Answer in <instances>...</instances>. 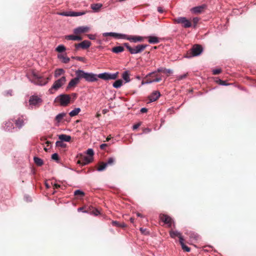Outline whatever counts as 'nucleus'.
I'll list each match as a JSON object with an SVG mask.
<instances>
[{
  "label": "nucleus",
  "instance_id": "nucleus-1",
  "mask_svg": "<svg viewBox=\"0 0 256 256\" xmlns=\"http://www.w3.org/2000/svg\"><path fill=\"white\" fill-rule=\"evenodd\" d=\"M76 74L80 80L84 78L88 82H93L98 80V78H96V74L92 73L86 72L82 70H76Z\"/></svg>",
  "mask_w": 256,
  "mask_h": 256
},
{
  "label": "nucleus",
  "instance_id": "nucleus-2",
  "mask_svg": "<svg viewBox=\"0 0 256 256\" xmlns=\"http://www.w3.org/2000/svg\"><path fill=\"white\" fill-rule=\"evenodd\" d=\"M146 83L150 84L154 82H159L162 80V76L154 72L148 74L146 78Z\"/></svg>",
  "mask_w": 256,
  "mask_h": 256
},
{
  "label": "nucleus",
  "instance_id": "nucleus-3",
  "mask_svg": "<svg viewBox=\"0 0 256 256\" xmlns=\"http://www.w3.org/2000/svg\"><path fill=\"white\" fill-rule=\"evenodd\" d=\"M203 48L200 45L194 44L190 50V54H187L188 57L196 56L201 54Z\"/></svg>",
  "mask_w": 256,
  "mask_h": 256
},
{
  "label": "nucleus",
  "instance_id": "nucleus-4",
  "mask_svg": "<svg viewBox=\"0 0 256 256\" xmlns=\"http://www.w3.org/2000/svg\"><path fill=\"white\" fill-rule=\"evenodd\" d=\"M50 80V78H44V77L38 76L36 74H33L32 82L40 86H43L46 84Z\"/></svg>",
  "mask_w": 256,
  "mask_h": 256
},
{
  "label": "nucleus",
  "instance_id": "nucleus-5",
  "mask_svg": "<svg viewBox=\"0 0 256 256\" xmlns=\"http://www.w3.org/2000/svg\"><path fill=\"white\" fill-rule=\"evenodd\" d=\"M175 23L182 24L184 28H190L192 26V22L185 17H178L174 19Z\"/></svg>",
  "mask_w": 256,
  "mask_h": 256
},
{
  "label": "nucleus",
  "instance_id": "nucleus-6",
  "mask_svg": "<svg viewBox=\"0 0 256 256\" xmlns=\"http://www.w3.org/2000/svg\"><path fill=\"white\" fill-rule=\"evenodd\" d=\"M57 98L59 100L60 105L64 106H68L71 100L70 95L66 94H61Z\"/></svg>",
  "mask_w": 256,
  "mask_h": 256
},
{
  "label": "nucleus",
  "instance_id": "nucleus-7",
  "mask_svg": "<svg viewBox=\"0 0 256 256\" xmlns=\"http://www.w3.org/2000/svg\"><path fill=\"white\" fill-rule=\"evenodd\" d=\"M66 82V78L65 76H62L60 78L56 80L53 84L52 88L49 90V91L52 93V90H57L58 88H60L64 85Z\"/></svg>",
  "mask_w": 256,
  "mask_h": 256
},
{
  "label": "nucleus",
  "instance_id": "nucleus-8",
  "mask_svg": "<svg viewBox=\"0 0 256 256\" xmlns=\"http://www.w3.org/2000/svg\"><path fill=\"white\" fill-rule=\"evenodd\" d=\"M42 100L38 96H32L30 97L29 103L30 106H38L42 103Z\"/></svg>",
  "mask_w": 256,
  "mask_h": 256
},
{
  "label": "nucleus",
  "instance_id": "nucleus-9",
  "mask_svg": "<svg viewBox=\"0 0 256 256\" xmlns=\"http://www.w3.org/2000/svg\"><path fill=\"white\" fill-rule=\"evenodd\" d=\"M146 44H138L134 48H132L130 49V53L131 54H136L140 53L144 51V49L146 48Z\"/></svg>",
  "mask_w": 256,
  "mask_h": 256
},
{
  "label": "nucleus",
  "instance_id": "nucleus-10",
  "mask_svg": "<svg viewBox=\"0 0 256 256\" xmlns=\"http://www.w3.org/2000/svg\"><path fill=\"white\" fill-rule=\"evenodd\" d=\"M90 44L91 42L87 40H84L83 42L79 44H76V50H78V48H80L82 49H86L90 46Z\"/></svg>",
  "mask_w": 256,
  "mask_h": 256
},
{
  "label": "nucleus",
  "instance_id": "nucleus-11",
  "mask_svg": "<svg viewBox=\"0 0 256 256\" xmlns=\"http://www.w3.org/2000/svg\"><path fill=\"white\" fill-rule=\"evenodd\" d=\"M160 218L162 221L168 224L169 227L171 226L172 220L170 216L166 214H160Z\"/></svg>",
  "mask_w": 256,
  "mask_h": 256
},
{
  "label": "nucleus",
  "instance_id": "nucleus-12",
  "mask_svg": "<svg viewBox=\"0 0 256 256\" xmlns=\"http://www.w3.org/2000/svg\"><path fill=\"white\" fill-rule=\"evenodd\" d=\"M90 28L88 26H80L74 30V33L78 34L81 33L86 32H88Z\"/></svg>",
  "mask_w": 256,
  "mask_h": 256
},
{
  "label": "nucleus",
  "instance_id": "nucleus-13",
  "mask_svg": "<svg viewBox=\"0 0 256 256\" xmlns=\"http://www.w3.org/2000/svg\"><path fill=\"white\" fill-rule=\"evenodd\" d=\"M160 96V94L158 91H154L148 96V98L150 102H154L159 98Z\"/></svg>",
  "mask_w": 256,
  "mask_h": 256
},
{
  "label": "nucleus",
  "instance_id": "nucleus-14",
  "mask_svg": "<svg viewBox=\"0 0 256 256\" xmlns=\"http://www.w3.org/2000/svg\"><path fill=\"white\" fill-rule=\"evenodd\" d=\"M80 82V80L78 77L76 76V77L74 78H72L69 82L67 86V88L68 89L72 87L75 86L78 82Z\"/></svg>",
  "mask_w": 256,
  "mask_h": 256
},
{
  "label": "nucleus",
  "instance_id": "nucleus-15",
  "mask_svg": "<svg viewBox=\"0 0 256 256\" xmlns=\"http://www.w3.org/2000/svg\"><path fill=\"white\" fill-rule=\"evenodd\" d=\"M156 72L157 74L158 72L164 73L166 74L167 76H169L170 74L172 73V70L170 69H166V68H158Z\"/></svg>",
  "mask_w": 256,
  "mask_h": 256
},
{
  "label": "nucleus",
  "instance_id": "nucleus-16",
  "mask_svg": "<svg viewBox=\"0 0 256 256\" xmlns=\"http://www.w3.org/2000/svg\"><path fill=\"white\" fill-rule=\"evenodd\" d=\"M16 126L19 128H21L24 124V118L22 116L18 118L14 121Z\"/></svg>",
  "mask_w": 256,
  "mask_h": 256
},
{
  "label": "nucleus",
  "instance_id": "nucleus-17",
  "mask_svg": "<svg viewBox=\"0 0 256 256\" xmlns=\"http://www.w3.org/2000/svg\"><path fill=\"white\" fill-rule=\"evenodd\" d=\"M122 38L126 39L127 40H130L131 42H136V36L126 35L122 34Z\"/></svg>",
  "mask_w": 256,
  "mask_h": 256
},
{
  "label": "nucleus",
  "instance_id": "nucleus-18",
  "mask_svg": "<svg viewBox=\"0 0 256 256\" xmlns=\"http://www.w3.org/2000/svg\"><path fill=\"white\" fill-rule=\"evenodd\" d=\"M146 38L148 39V42L152 44H158L160 42L158 38L154 36H148Z\"/></svg>",
  "mask_w": 256,
  "mask_h": 256
},
{
  "label": "nucleus",
  "instance_id": "nucleus-19",
  "mask_svg": "<svg viewBox=\"0 0 256 256\" xmlns=\"http://www.w3.org/2000/svg\"><path fill=\"white\" fill-rule=\"evenodd\" d=\"M92 161V158H90L86 156L84 159L78 160V163L82 164V166H85L90 163Z\"/></svg>",
  "mask_w": 256,
  "mask_h": 256
},
{
  "label": "nucleus",
  "instance_id": "nucleus-20",
  "mask_svg": "<svg viewBox=\"0 0 256 256\" xmlns=\"http://www.w3.org/2000/svg\"><path fill=\"white\" fill-rule=\"evenodd\" d=\"M86 12H70L69 14L64 13L62 15L66 16H77L84 14Z\"/></svg>",
  "mask_w": 256,
  "mask_h": 256
},
{
  "label": "nucleus",
  "instance_id": "nucleus-21",
  "mask_svg": "<svg viewBox=\"0 0 256 256\" xmlns=\"http://www.w3.org/2000/svg\"><path fill=\"white\" fill-rule=\"evenodd\" d=\"M98 78L104 80H110V74L107 72L102 73L96 75V78Z\"/></svg>",
  "mask_w": 256,
  "mask_h": 256
},
{
  "label": "nucleus",
  "instance_id": "nucleus-22",
  "mask_svg": "<svg viewBox=\"0 0 256 256\" xmlns=\"http://www.w3.org/2000/svg\"><path fill=\"white\" fill-rule=\"evenodd\" d=\"M82 37L78 36L68 35L66 36V39L68 40H81Z\"/></svg>",
  "mask_w": 256,
  "mask_h": 256
},
{
  "label": "nucleus",
  "instance_id": "nucleus-23",
  "mask_svg": "<svg viewBox=\"0 0 256 256\" xmlns=\"http://www.w3.org/2000/svg\"><path fill=\"white\" fill-rule=\"evenodd\" d=\"M58 138L62 141L70 142L72 138L70 136L62 134L58 136Z\"/></svg>",
  "mask_w": 256,
  "mask_h": 256
},
{
  "label": "nucleus",
  "instance_id": "nucleus-24",
  "mask_svg": "<svg viewBox=\"0 0 256 256\" xmlns=\"http://www.w3.org/2000/svg\"><path fill=\"white\" fill-rule=\"evenodd\" d=\"M103 36H111L115 38H122V34L115 32H106L103 34Z\"/></svg>",
  "mask_w": 256,
  "mask_h": 256
},
{
  "label": "nucleus",
  "instance_id": "nucleus-25",
  "mask_svg": "<svg viewBox=\"0 0 256 256\" xmlns=\"http://www.w3.org/2000/svg\"><path fill=\"white\" fill-rule=\"evenodd\" d=\"M170 234L172 238H174L176 236L178 237L179 241L180 242V238H183L182 236V234L178 231L171 230L170 232Z\"/></svg>",
  "mask_w": 256,
  "mask_h": 256
},
{
  "label": "nucleus",
  "instance_id": "nucleus-26",
  "mask_svg": "<svg viewBox=\"0 0 256 256\" xmlns=\"http://www.w3.org/2000/svg\"><path fill=\"white\" fill-rule=\"evenodd\" d=\"M13 123L10 121H8L5 124L4 128L7 131H11L14 129Z\"/></svg>",
  "mask_w": 256,
  "mask_h": 256
},
{
  "label": "nucleus",
  "instance_id": "nucleus-27",
  "mask_svg": "<svg viewBox=\"0 0 256 256\" xmlns=\"http://www.w3.org/2000/svg\"><path fill=\"white\" fill-rule=\"evenodd\" d=\"M124 50V48L122 46H115V47H114L112 50V51L113 52L116 53V54L122 52Z\"/></svg>",
  "mask_w": 256,
  "mask_h": 256
},
{
  "label": "nucleus",
  "instance_id": "nucleus-28",
  "mask_svg": "<svg viewBox=\"0 0 256 256\" xmlns=\"http://www.w3.org/2000/svg\"><path fill=\"white\" fill-rule=\"evenodd\" d=\"M130 72L128 71L124 72L122 74V78L126 82H128L130 80Z\"/></svg>",
  "mask_w": 256,
  "mask_h": 256
},
{
  "label": "nucleus",
  "instance_id": "nucleus-29",
  "mask_svg": "<svg viewBox=\"0 0 256 256\" xmlns=\"http://www.w3.org/2000/svg\"><path fill=\"white\" fill-rule=\"evenodd\" d=\"M112 224L113 226H115L116 227L124 228L126 226V225L124 222L121 223L118 221H112Z\"/></svg>",
  "mask_w": 256,
  "mask_h": 256
},
{
  "label": "nucleus",
  "instance_id": "nucleus-30",
  "mask_svg": "<svg viewBox=\"0 0 256 256\" xmlns=\"http://www.w3.org/2000/svg\"><path fill=\"white\" fill-rule=\"evenodd\" d=\"M184 238H180V244L182 246V249L186 251V252H190V248L188 247V246H186L184 242Z\"/></svg>",
  "mask_w": 256,
  "mask_h": 256
},
{
  "label": "nucleus",
  "instance_id": "nucleus-31",
  "mask_svg": "<svg viewBox=\"0 0 256 256\" xmlns=\"http://www.w3.org/2000/svg\"><path fill=\"white\" fill-rule=\"evenodd\" d=\"M58 58L62 60V62L64 63V64H67L68 63L70 60V59L69 58L67 57V56H66L64 55H62V54H59L58 55Z\"/></svg>",
  "mask_w": 256,
  "mask_h": 256
},
{
  "label": "nucleus",
  "instance_id": "nucleus-32",
  "mask_svg": "<svg viewBox=\"0 0 256 256\" xmlns=\"http://www.w3.org/2000/svg\"><path fill=\"white\" fill-rule=\"evenodd\" d=\"M102 6V4H91V8L94 11H98Z\"/></svg>",
  "mask_w": 256,
  "mask_h": 256
},
{
  "label": "nucleus",
  "instance_id": "nucleus-33",
  "mask_svg": "<svg viewBox=\"0 0 256 256\" xmlns=\"http://www.w3.org/2000/svg\"><path fill=\"white\" fill-rule=\"evenodd\" d=\"M64 70L62 68L56 69L54 72V76L55 78H58L60 75L64 74Z\"/></svg>",
  "mask_w": 256,
  "mask_h": 256
},
{
  "label": "nucleus",
  "instance_id": "nucleus-34",
  "mask_svg": "<svg viewBox=\"0 0 256 256\" xmlns=\"http://www.w3.org/2000/svg\"><path fill=\"white\" fill-rule=\"evenodd\" d=\"M122 80H118L114 82L112 86L114 88H120L122 86Z\"/></svg>",
  "mask_w": 256,
  "mask_h": 256
},
{
  "label": "nucleus",
  "instance_id": "nucleus-35",
  "mask_svg": "<svg viewBox=\"0 0 256 256\" xmlns=\"http://www.w3.org/2000/svg\"><path fill=\"white\" fill-rule=\"evenodd\" d=\"M34 162L35 164L38 166H42V165H43L44 162H43V160L41 158H38V157H34Z\"/></svg>",
  "mask_w": 256,
  "mask_h": 256
},
{
  "label": "nucleus",
  "instance_id": "nucleus-36",
  "mask_svg": "<svg viewBox=\"0 0 256 256\" xmlns=\"http://www.w3.org/2000/svg\"><path fill=\"white\" fill-rule=\"evenodd\" d=\"M107 165L106 162H102L99 164V166L97 168L98 171H102L106 169Z\"/></svg>",
  "mask_w": 256,
  "mask_h": 256
},
{
  "label": "nucleus",
  "instance_id": "nucleus-37",
  "mask_svg": "<svg viewBox=\"0 0 256 256\" xmlns=\"http://www.w3.org/2000/svg\"><path fill=\"white\" fill-rule=\"evenodd\" d=\"M80 108H76L72 111H71L69 114L70 116H74L78 114L80 112Z\"/></svg>",
  "mask_w": 256,
  "mask_h": 256
},
{
  "label": "nucleus",
  "instance_id": "nucleus-38",
  "mask_svg": "<svg viewBox=\"0 0 256 256\" xmlns=\"http://www.w3.org/2000/svg\"><path fill=\"white\" fill-rule=\"evenodd\" d=\"M66 116V114L62 112L58 114L56 117V120L58 122H60L62 119Z\"/></svg>",
  "mask_w": 256,
  "mask_h": 256
},
{
  "label": "nucleus",
  "instance_id": "nucleus-39",
  "mask_svg": "<svg viewBox=\"0 0 256 256\" xmlns=\"http://www.w3.org/2000/svg\"><path fill=\"white\" fill-rule=\"evenodd\" d=\"M115 162V159L113 158H110L108 159L107 161L106 162V164L108 166H112L114 164Z\"/></svg>",
  "mask_w": 256,
  "mask_h": 256
},
{
  "label": "nucleus",
  "instance_id": "nucleus-40",
  "mask_svg": "<svg viewBox=\"0 0 256 256\" xmlns=\"http://www.w3.org/2000/svg\"><path fill=\"white\" fill-rule=\"evenodd\" d=\"M203 6H196L193 8L194 12L195 13H200L204 9Z\"/></svg>",
  "mask_w": 256,
  "mask_h": 256
},
{
  "label": "nucleus",
  "instance_id": "nucleus-41",
  "mask_svg": "<svg viewBox=\"0 0 256 256\" xmlns=\"http://www.w3.org/2000/svg\"><path fill=\"white\" fill-rule=\"evenodd\" d=\"M56 146L64 148L66 146V144H64L61 140L57 141L56 143Z\"/></svg>",
  "mask_w": 256,
  "mask_h": 256
},
{
  "label": "nucleus",
  "instance_id": "nucleus-42",
  "mask_svg": "<svg viewBox=\"0 0 256 256\" xmlns=\"http://www.w3.org/2000/svg\"><path fill=\"white\" fill-rule=\"evenodd\" d=\"M66 50V48L63 45H59L56 48V50L58 52H62Z\"/></svg>",
  "mask_w": 256,
  "mask_h": 256
},
{
  "label": "nucleus",
  "instance_id": "nucleus-43",
  "mask_svg": "<svg viewBox=\"0 0 256 256\" xmlns=\"http://www.w3.org/2000/svg\"><path fill=\"white\" fill-rule=\"evenodd\" d=\"M74 194L76 196H84V193L82 191L78 190L74 191Z\"/></svg>",
  "mask_w": 256,
  "mask_h": 256
},
{
  "label": "nucleus",
  "instance_id": "nucleus-44",
  "mask_svg": "<svg viewBox=\"0 0 256 256\" xmlns=\"http://www.w3.org/2000/svg\"><path fill=\"white\" fill-rule=\"evenodd\" d=\"M188 75V73L184 74L182 75L178 76H176V80H184L186 78Z\"/></svg>",
  "mask_w": 256,
  "mask_h": 256
},
{
  "label": "nucleus",
  "instance_id": "nucleus-45",
  "mask_svg": "<svg viewBox=\"0 0 256 256\" xmlns=\"http://www.w3.org/2000/svg\"><path fill=\"white\" fill-rule=\"evenodd\" d=\"M118 72L114 74H110V80H116L118 77Z\"/></svg>",
  "mask_w": 256,
  "mask_h": 256
},
{
  "label": "nucleus",
  "instance_id": "nucleus-46",
  "mask_svg": "<svg viewBox=\"0 0 256 256\" xmlns=\"http://www.w3.org/2000/svg\"><path fill=\"white\" fill-rule=\"evenodd\" d=\"M222 72V70L220 68L214 69L212 70V74L214 75H216L220 74Z\"/></svg>",
  "mask_w": 256,
  "mask_h": 256
},
{
  "label": "nucleus",
  "instance_id": "nucleus-47",
  "mask_svg": "<svg viewBox=\"0 0 256 256\" xmlns=\"http://www.w3.org/2000/svg\"><path fill=\"white\" fill-rule=\"evenodd\" d=\"M52 158L54 160H58L59 159V156L58 154L54 153L52 156Z\"/></svg>",
  "mask_w": 256,
  "mask_h": 256
},
{
  "label": "nucleus",
  "instance_id": "nucleus-48",
  "mask_svg": "<svg viewBox=\"0 0 256 256\" xmlns=\"http://www.w3.org/2000/svg\"><path fill=\"white\" fill-rule=\"evenodd\" d=\"M86 154L89 155L90 156H93L94 154V150L91 149V148H88V150H87V152H86Z\"/></svg>",
  "mask_w": 256,
  "mask_h": 256
},
{
  "label": "nucleus",
  "instance_id": "nucleus-49",
  "mask_svg": "<svg viewBox=\"0 0 256 256\" xmlns=\"http://www.w3.org/2000/svg\"><path fill=\"white\" fill-rule=\"evenodd\" d=\"M76 60L80 62H86V58L84 57L76 56Z\"/></svg>",
  "mask_w": 256,
  "mask_h": 256
},
{
  "label": "nucleus",
  "instance_id": "nucleus-50",
  "mask_svg": "<svg viewBox=\"0 0 256 256\" xmlns=\"http://www.w3.org/2000/svg\"><path fill=\"white\" fill-rule=\"evenodd\" d=\"M198 21H199V18H197V17L194 18L192 19V22L194 24V27L196 26V24H198Z\"/></svg>",
  "mask_w": 256,
  "mask_h": 256
},
{
  "label": "nucleus",
  "instance_id": "nucleus-51",
  "mask_svg": "<svg viewBox=\"0 0 256 256\" xmlns=\"http://www.w3.org/2000/svg\"><path fill=\"white\" fill-rule=\"evenodd\" d=\"M70 96L71 97V100L73 102L76 98L77 94L76 93H72Z\"/></svg>",
  "mask_w": 256,
  "mask_h": 256
},
{
  "label": "nucleus",
  "instance_id": "nucleus-52",
  "mask_svg": "<svg viewBox=\"0 0 256 256\" xmlns=\"http://www.w3.org/2000/svg\"><path fill=\"white\" fill-rule=\"evenodd\" d=\"M84 209H85V208L80 207V208H78V212H88V210H84Z\"/></svg>",
  "mask_w": 256,
  "mask_h": 256
},
{
  "label": "nucleus",
  "instance_id": "nucleus-53",
  "mask_svg": "<svg viewBox=\"0 0 256 256\" xmlns=\"http://www.w3.org/2000/svg\"><path fill=\"white\" fill-rule=\"evenodd\" d=\"M136 36V42H142L144 40V38L142 37V36Z\"/></svg>",
  "mask_w": 256,
  "mask_h": 256
},
{
  "label": "nucleus",
  "instance_id": "nucleus-54",
  "mask_svg": "<svg viewBox=\"0 0 256 256\" xmlns=\"http://www.w3.org/2000/svg\"><path fill=\"white\" fill-rule=\"evenodd\" d=\"M124 44L126 48L130 52V49H132V48L129 45L128 43H124Z\"/></svg>",
  "mask_w": 256,
  "mask_h": 256
},
{
  "label": "nucleus",
  "instance_id": "nucleus-55",
  "mask_svg": "<svg viewBox=\"0 0 256 256\" xmlns=\"http://www.w3.org/2000/svg\"><path fill=\"white\" fill-rule=\"evenodd\" d=\"M108 146V144H102L100 146V148L102 150H105L106 148Z\"/></svg>",
  "mask_w": 256,
  "mask_h": 256
},
{
  "label": "nucleus",
  "instance_id": "nucleus-56",
  "mask_svg": "<svg viewBox=\"0 0 256 256\" xmlns=\"http://www.w3.org/2000/svg\"><path fill=\"white\" fill-rule=\"evenodd\" d=\"M140 126V123H138V124H136L134 125L133 126V130H134L137 129Z\"/></svg>",
  "mask_w": 256,
  "mask_h": 256
},
{
  "label": "nucleus",
  "instance_id": "nucleus-57",
  "mask_svg": "<svg viewBox=\"0 0 256 256\" xmlns=\"http://www.w3.org/2000/svg\"><path fill=\"white\" fill-rule=\"evenodd\" d=\"M88 37L90 40H94L96 38L95 36L92 34H88Z\"/></svg>",
  "mask_w": 256,
  "mask_h": 256
},
{
  "label": "nucleus",
  "instance_id": "nucleus-58",
  "mask_svg": "<svg viewBox=\"0 0 256 256\" xmlns=\"http://www.w3.org/2000/svg\"><path fill=\"white\" fill-rule=\"evenodd\" d=\"M148 112V109L146 108H141L140 110V112L142 113H144V112Z\"/></svg>",
  "mask_w": 256,
  "mask_h": 256
},
{
  "label": "nucleus",
  "instance_id": "nucleus-59",
  "mask_svg": "<svg viewBox=\"0 0 256 256\" xmlns=\"http://www.w3.org/2000/svg\"><path fill=\"white\" fill-rule=\"evenodd\" d=\"M60 187V186L58 184H55L54 185V188L55 189V188H58Z\"/></svg>",
  "mask_w": 256,
  "mask_h": 256
},
{
  "label": "nucleus",
  "instance_id": "nucleus-60",
  "mask_svg": "<svg viewBox=\"0 0 256 256\" xmlns=\"http://www.w3.org/2000/svg\"><path fill=\"white\" fill-rule=\"evenodd\" d=\"M158 11L159 12H160V13H162V12H164V10H162V8H161V7H158Z\"/></svg>",
  "mask_w": 256,
  "mask_h": 256
},
{
  "label": "nucleus",
  "instance_id": "nucleus-61",
  "mask_svg": "<svg viewBox=\"0 0 256 256\" xmlns=\"http://www.w3.org/2000/svg\"><path fill=\"white\" fill-rule=\"evenodd\" d=\"M219 84L222 85H226V82L224 81H223L221 80H219Z\"/></svg>",
  "mask_w": 256,
  "mask_h": 256
},
{
  "label": "nucleus",
  "instance_id": "nucleus-62",
  "mask_svg": "<svg viewBox=\"0 0 256 256\" xmlns=\"http://www.w3.org/2000/svg\"><path fill=\"white\" fill-rule=\"evenodd\" d=\"M111 139V137H110V136H108L107 137L106 139V142H108Z\"/></svg>",
  "mask_w": 256,
  "mask_h": 256
},
{
  "label": "nucleus",
  "instance_id": "nucleus-63",
  "mask_svg": "<svg viewBox=\"0 0 256 256\" xmlns=\"http://www.w3.org/2000/svg\"><path fill=\"white\" fill-rule=\"evenodd\" d=\"M46 143L47 144V146H48L51 144V142L50 141H46Z\"/></svg>",
  "mask_w": 256,
  "mask_h": 256
},
{
  "label": "nucleus",
  "instance_id": "nucleus-64",
  "mask_svg": "<svg viewBox=\"0 0 256 256\" xmlns=\"http://www.w3.org/2000/svg\"><path fill=\"white\" fill-rule=\"evenodd\" d=\"M134 218H130V222H131L132 223H134Z\"/></svg>",
  "mask_w": 256,
  "mask_h": 256
}]
</instances>
